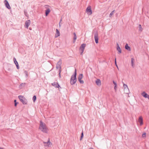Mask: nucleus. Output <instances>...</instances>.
Wrapping results in <instances>:
<instances>
[{
	"mask_svg": "<svg viewBox=\"0 0 149 149\" xmlns=\"http://www.w3.org/2000/svg\"><path fill=\"white\" fill-rule=\"evenodd\" d=\"M115 12V10H113V11H112L111 13H110V15H109V16L110 17H111L112 15H113L114 13Z\"/></svg>",
	"mask_w": 149,
	"mask_h": 149,
	"instance_id": "cd10ccee",
	"label": "nucleus"
},
{
	"mask_svg": "<svg viewBox=\"0 0 149 149\" xmlns=\"http://www.w3.org/2000/svg\"><path fill=\"white\" fill-rule=\"evenodd\" d=\"M62 21V19H61L60 20V22L59 23V27H61V24H62V23H61V22Z\"/></svg>",
	"mask_w": 149,
	"mask_h": 149,
	"instance_id": "f704fd0d",
	"label": "nucleus"
},
{
	"mask_svg": "<svg viewBox=\"0 0 149 149\" xmlns=\"http://www.w3.org/2000/svg\"><path fill=\"white\" fill-rule=\"evenodd\" d=\"M113 83L114 84V85L115 86H117V84L116 83L115 81H113Z\"/></svg>",
	"mask_w": 149,
	"mask_h": 149,
	"instance_id": "c9c22d12",
	"label": "nucleus"
},
{
	"mask_svg": "<svg viewBox=\"0 0 149 149\" xmlns=\"http://www.w3.org/2000/svg\"><path fill=\"white\" fill-rule=\"evenodd\" d=\"M123 86L125 88V91H126V90H127L128 91H129V90L128 89V88L127 87V85L124 84H123Z\"/></svg>",
	"mask_w": 149,
	"mask_h": 149,
	"instance_id": "f3484780",
	"label": "nucleus"
},
{
	"mask_svg": "<svg viewBox=\"0 0 149 149\" xmlns=\"http://www.w3.org/2000/svg\"><path fill=\"white\" fill-rule=\"evenodd\" d=\"M73 35H74L73 42H75V40H76L77 39V36H76V33H73Z\"/></svg>",
	"mask_w": 149,
	"mask_h": 149,
	"instance_id": "6ab92c4d",
	"label": "nucleus"
},
{
	"mask_svg": "<svg viewBox=\"0 0 149 149\" xmlns=\"http://www.w3.org/2000/svg\"><path fill=\"white\" fill-rule=\"evenodd\" d=\"M125 48L126 49L130 51L131 50V49L130 47L128 46V44H126L125 45Z\"/></svg>",
	"mask_w": 149,
	"mask_h": 149,
	"instance_id": "a211bd4d",
	"label": "nucleus"
},
{
	"mask_svg": "<svg viewBox=\"0 0 149 149\" xmlns=\"http://www.w3.org/2000/svg\"><path fill=\"white\" fill-rule=\"evenodd\" d=\"M36 95L33 96V100L34 102H35L36 101Z\"/></svg>",
	"mask_w": 149,
	"mask_h": 149,
	"instance_id": "5701e85b",
	"label": "nucleus"
},
{
	"mask_svg": "<svg viewBox=\"0 0 149 149\" xmlns=\"http://www.w3.org/2000/svg\"><path fill=\"white\" fill-rule=\"evenodd\" d=\"M14 102L15 103V104L14 105L16 107L17 105V104L18 103V102H16V100H15L14 101Z\"/></svg>",
	"mask_w": 149,
	"mask_h": 149,
	"instance_id": "7c9ffc66",
	"label": "nucleus"
},
{
	"mask_svg": "<svg viewBox=\"0 0 149 149\" xmlns=\"http://www.w3.org/2000/svg\"><path fill=\"white\" fill-rule=\"evenodd\" d=\"M39 128L44 133H46L47 132V128L45 124L42 122L41 121H40Z\"/></svg>",
	"mask_w": 149,
	"mask_h": 149,
	"instance_id": "f03ea898",
	"label": "nucleus"
},
{
	"mask_svg": "<svg viewBox=\"0 0 149 149\" xmlns=\"http://www.w3.org/2000/svg\"><path fill=\"white\" fill-rule=\"evenodd\" d=\"M83 136H84L83 133V132H82L81 134V138L80 139V140H81V139H82V138L83 137Z\"/></svg>",
	"mask_w": 149,
	"mask_h": 149,
	"instance_id": "72a5a7b5",
	"label": "nucleus"
},
{
	"mask_svg": "<svg viewBox=\"0 0 149 149\" xmlns=\"http://www.w3.org/2000/svg\"><path fill=\"white\" fill-rule=\"evenodd\" d=\"M139 31H140L141 32L143 30V28L141 24L139 25Z\"/></svg>",
	"mask_w": 149,
	"mask_h": 149,
	"instance_id": "412c9836",
	"label": "nucleus"
},
{
	"mask_svg": "<svg viewBox=\"0 0 149 149\" xmlns=\"http://www.w3.org/2000/svg\"><path fill=\"white\" fill-rule=\"evenodd\" d=\"M142 137L143 138H145L146 137V133H144L142 134Z\"/></svg>",
	"mask_w": 149,
	"mask_h": 149,
	"instance_id": "c756f323",
	"label": "nucleus"
},
{
	"mask_svg": "<svg viewBox=\"0 0 149 149\" xmlns=\"http://www.w3.org/2000/svg\"><path fill=\"white\" fill-rule=\"evenodd\" d=\"M85 46L86 44H83L81 45L80 48V50L81 51V54H82L83 52Z\"/></svg>",
	"mask_w": 149,
	"mask_h": 149,
	"instance_id": "6e6552de",
	"label": "nucleus"
},
{
	"mask_svg": "<svg viewBox=\"0 0 149 149\" xmlns=\"http://www.w3.org/2000/svg\"><path fill=\"white\" fill-rule=\"evenodd\" d=\"M4 2L5 3L6 7L9 9H10L11 8L10 7L7 1V0H5Z\"/></svg>",
	"mask_w": 149,
	"mask_h": 149,
	"instance_id": "9d476101",
	"label": "nucleus"
},
{
	"mask_svg": "<svg viewBox=\"0 0 149 149\" xmlns=\"http://www.w3.org/2000/svg\"><path fill=\"white\" fill-rule=\"evenodd\" d=\"M86 11L89 15H91L92 14V11L90 6H88L87 8Z\"/></svg>",
	"mask_w": 149,
	"mask_h": 149,
	"instance_id": "0eeeda50",
	"label": "nucleus"
},
{
	"mask_svg": "<svg viewBox=\"0 0 149 149\" xmlns=\"http://www.w3.org/2000/svg\"><path fill=\"white\" fill-rule=\"evenodd\" d=\"M26 84V83H22L19 86V88H22L21 87H24L25 86Z\"/></svg>",
	"mask_w": 149,
	"mask_h": 149,
	"instance_id": "aec40b11",
	"label": "nucleus"
},
{
	"mask_svg": "<svg viewBox=\"0 0 149 149\" xmlns=\"http://www.w3.org/2000/svg\"><path fill=\"white\" fill-rule=\"evenodd\" d=\"M117 86H114V89L115 91V92L116 91Z\"/></svg>",
	"mask_w": 149,
	"mask_h": 149,
	"instance_id": "e433bc0d",
	"label": "nucleus"
},
{
	"mask_svg": "<svg viewBox=\"0 0 149 149\" xmlns=\"http://www.w3.org/2000/svg\"><path fill=\"white\" fill-rule=\"evenodd\" d=\"M55 38H56V34H55Z\"/></svg>",
	"mask_w": 149,
	"mask_h": 149,
	"instance_id": "79ce46f5",
	"label": "nucleus"
},
{
	"mask_svg": "<svg viewBox=\"0 0 149 149\" xmlns=\"http://www.w3.org/2000/svg\"><path fill=\"white\" fill-rule=\"evenodd\" d=\"M117 49L120 53L121 52V49L119 47V44L118 43H117Z\"/></svg>",
	"mask_w": 149,
	"mask_h": 149,
	"instance_id": "2eb2a0df",
	"label": "nucleus"
},
{
	"mask_svg": "<svg viewBox=\"0 0 149 149\" xmlns=\"http://www.w3.org/2000/svg\"><path fill=\"white\" fill-rule=\"evenodd\" d=\"M89 149H93V148H90Z\"/></svg>",
	"mask_w": 149,
	"mask_h": 149,
	"instance_id": "a19ab883",
	"label": "nucleus"
},
{
	"mask_svg": "<svg viewBox=\"0 0 149 149\" xmlns=\"http://www.w3.org/2000/svg\"><path fill=\"white\" fill-rule=\"evenodd\" d=\"M56 33L57 34V36H56V37L58 36H60V33L59 31L56 29Z\"/></svg>",
	"mask_w": 149,
	"mask_h": 149,
	"instance_id": "b1692460",
	"label": "nucleus"
},
{
	"mask_svg": "<svg viewBox=\"0 0 149 149\" xmlns=\"http://www.w3.org/2000/svg\"><path fill=\"white\" fill-rule=\"evenodd\" d=\"M18 98L20 101L23 104H26L27 102V100L22 95H19L18 96Z\"/></svg>",
	"mask_w": 149,
	"mask_h": 149,
	"instance_id": "7ed1b4c3",
	"label": "nucleus"
},
{
	"mask_svg": "<svg viewBox=\"0 0 149 149\" xmlns=\"http://www.w3.org/2000/svg\"><path fill=\"white\" fill-rule=\"evenodd\" d=\"M16 65L17 67V66H19L18 64V63L17 64H16Z\"/></svg>",
	"mask_w": 149,
	"mask_h": 149,
	"instance_id": "ea45409f",
	"label": "nucleus"
},
{
	"mask_svg": "<svg viewBox=\"0 0 149 149\" xmlns=\"http://www.w3.org/2000/svg\"><path fill=\"white\" fill-rule=\"evenodd\" d=\"M24 73L25 75V76L26 77H27L28 76V72L27 71H24Z\"/></svg>",
	"mask_w": 149,
	"mask_h": 149,
	"instance_id": "c85d7f7f",
	"label": "nucleus"
},
{
	"mask_svg": "<svg viewBox=\"0 0 149 149\" xmlns=\"http://www.w3.org/2000/svg\"><path fill=\"white\" fill-rule=\"evenodd\" d=\"M115 63L116 65L118 67V66H117V64H116V58H115Z\"/></svg>",
	"mask_w": 149,
	"mask_h": 149,
	"instance_id": "4c0bfd02",
	"label": "nucleus"
},
{
	"mask_svg": "<svg viewBox=\"0 0 149 149\" xmlns=\"http://www.w3.org/2000/svg\"><path fill=\"white\" fill-rule=\"evenodd\" d=\"M56 87L58 88L59 90L60 89H61L59 85L57 83H56Z\"/></svg>",
	"mask_w": 149,
	"mask_h": 149,
	"instance_id": "bb28decb",
	"label": "nucleus"
},
{
	"mask_svg": "<svg viewBox=\"0 0 149 149\" xmlns=\"http://www.w3.org/2000/svg\"><path fill=\"white\" fill-rule=\"evenodd\" d=\"M62 63V61L61 59H59L58 62L57 63V65L56 66V69H59L61 70V65Z\"/></svg>",
	"mask_w": 149,
	"mask_h": 149,
	"instance_id": "423d86ee",
	"label": "nucleus"
},
{
	"mask_svg": "<svg viewBox=\"0 0 149 149\" xmlns=\"http://www.w3.org/2000/svg\"><path fill=\"white\" fill-rule=\"evenodd\" d=\"M94 38L95 43H98V35L97 32H96L94 33Z\"/></svg>",
	"mask_w": 149,
	"mask_h": 149,
	"instance_id": "39448f33",
	"label": "nucleus"
},
{
	"mask_svg": "<svg viewBox=\"0 0 149 149\" xmlns=\"http://www.w3.org/2000/svg\"><path fill=\"white\" fill-rule=\"evenodd\" d=\"M95 82L96 84L98 86H100L101 84V81L99 79H97L95 81Z\"/></svg>",
	"mask_w": 149,
	"mask_h": 149,
	"instance_id": "ddd939ff",
	"label": "nucleus"
},
{
	"mask_svg": "<svg viewBox=\"0 0 149 149\" xmlns=\"http://www.w3.org/2000/svg\"><path fill=\"white\" fill-rule=\"evenodd\" d=\"M50 12V9H47L45 10V13L46 16H47Z\"/></svg>",
	"mask_w": 149,
	"mask_h": 149,
	"instance_id": "dca6fc26",
	"label": "nucleus"
},
{
	"mask_svg": "<svg viewBox=\"0 0 149 149\" xmlns=\"http://www.w3.org/2000/svg\"><path fill=\"white\" fill-rule=\"evenodd\" d=\"M61 69H59L58 72V75H59V78H61Z\"/></svg>",
	"mask_w": 149,
	"mask_h": 149,
	"instance_id": "393cba45",
	"label": "nucleus"
},
{
	"mask_svg": "<svg viewBox=\"0 0 149 149\" xmlns=\"http://www.w3.org/2000/svg\"><path fill=\"white\" fill-rule=\"evenodd\" d=\"M17 68L18 69L19 68V66H17Z\"/></svg>",
	"mask_w": 149,
	"mask_h": 149,
	"instance_id": "58836bf2",
	"label": "nucleus"
},
{
	"mask_svg": "<svg viewBox=\"0 0 149 149\" xmlns=\"http://www.w3.org/2000/svg\"><path fill=\"white\" fill-rule=\"evenodd\" d=\"M138 121L140 123V125H141L143 124V120L142 116H141L139 117Z\"/></svg>",
	"mask_w": 149,
	"mask_h": 149,
	"instance_id": "f8f14e48",
	"label": "nucleus"
},
{
	"mask_svg": "<svg viewBox=\"0 0 149 149\" xmlns=\"http://www.w3.org/2000/svg\"><path fill=\"white\" fill-rule=\"evenodd\" d=\"M141 95L145 98H147L149 100V95L144 91L141 93Z\"/></svg>",
	"mask_w": 149,
	"mask_h": 149,
	"instance_id": "1a4fd4ad",
	"label": "nucleus"
},
{
	"mask_svg": "<svg viewBox=\"0 0 149 149\" xmlns=\"http://www.w3.org/2000/svg\"><path fill=\"white\" fill-rule=\"evenodd\" d=\"M83 77L82 74H80L78 77V80L79 83L81 84H83L84 81L83 80H81Z\"/></svg>",
	"mask_w": 149,
	"mask_h": 149,
	"instance_id": "20e7f679",
	"label": "nucleus"
},
{
	"mask_svg": "<svg viewBox=\"0 0 149 149\" xmlns=\"http://www.w3.org/2000/svg\"><path fill=\"white\" fill-rule=\"evenodd\" d=\"M13 60H14V63H15V65H16V64H17L18 63L17 62V61L16 59L15 58H14Z\"/></svg>",
	"mask_w": 149,
	"mask_h": 149,
	"instance_id": "a878e982",
	"label": "nucleus"
},
{
	"mask_svg": "<svg viewBox=\"0 0 149 149\" xmlns=\"http://www.w3.org/2000/svg\"><path fill=\"white\" fill-rule=\"evenodd\" d=\"M52 85L56 87V83L55 82L52 83Z\"/></svg>",
	"mask_w": 149,
	"mask_h": 149,
	"instance_id": "473e14b6",
	"label": "nucleus"
},
{
	"mask_svg": "<svg viewBox=\"0 0 149 149\" xmlns=\"http://www.w3.org/2000/svg\"><path fill=\"white\" fill-rule=\"evenodd\" d=\"M49 6L48 5H46L45 6V8L46 9H49Z\"/></svg>",
	"mask_w": 149,
	"mask_h": 149,
	"instance_id": "2f4dec72",
	"label": "nucleus"
},
{
	"mask_svg": "<svg viewBox=\"0 0 149 149\" xmlns=\"http://www.w3.org/2000/svg\"><path fill=\"white\" fill-rule=\"evenodd\" d=\"M134 58H131V63L132 65V67H133V66L134 65Z\"/></svg>",
	"mask_w": 149,
	"mask_h": 149,
	"instance_id": "4be33fe9",
	"label": "nucleus"
},
{
	"mask_svg": "<svg viewBox=\"0 0 149 149\" xmlns=\"http://www.w3.org/2000/svg\"><path fill=\"white\" fill-rule=\"evenodd\" d=\"M44 145L45 146H49L51 143L49 141H48L47 142H43Z\"/></svg>",
	"mask_w": 149,
	"mask_h": 149,
	"instance_id": "4468645a",
	"label": "nucleus"
},
{
	"mask_svg": "<svg viewBox=\"0 0 149 149\" xmlns=\"http://www.w3.org/2000/svg\"><path fill=\"white\" fill-rule=\"evenodd\" d=\"M31 23V21L30 20H27L25 23V26H26L27 28H28L30 25Z\"/></svg>",
	"mask_w": 149,
	"mask_h": 149,
	"instance_id": "9b49d317",
	"label": "nucleus"
},
{
	"mask_svg": "<svg viewBox=\"0 0 149 149\" xmlns=\"http://www.w3.org/2000/svg\"><path fill=\"white\" fill-rule=\"evenodd\" d=\"M77 70L75 69L74 74L71 77L70 81V83L71 85H73L76 82L77 79L76 78Z\"/></svg>",
	"mask_w": 149,
	"mask_h": 149,
	"instance_id": "f257e3e1",
	"label": "nucleus"
}]
</instances>
